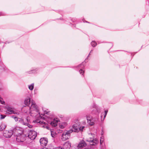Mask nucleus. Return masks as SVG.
I'll return each instance as SVG.
<instances>
[{
  "label": "nucleus",
  "mask_w": 149,
  "mask_h": 149,
  "mask_svg": "<svg viewBox=\"0 0 149 149\" xmlns=\"http://www.w3.org/2000/svg\"><path fill=\"white\" fill-rule=\"evenodd\" d=\"M0 116V118L1 119H3L5 118V117L6 116L4 115H1Z\"/></svg>",
  "instance_id": "obj_22"
},
{
  "label": "nucleus",
  "mask_w": 149,
  "mask_h": 149,
  "mask_svg": "<svg viewBox=\"0 0 149 149\" xmlns=\"http://www.w3.org/2000/svg\"><path fill=\"white\" fill-rule=\"evenodd\" d=\"M39 123H43L41 121H40Z\"/></svg>",
  "instance_id": "obj_29"
},
{
  "label": "nucleus",
  "mask_w": 149,
  "mask_h": 149,
  "mask_svg": "<svg viewBox=\"0 0 149 149\" xmlns=\"http://www.w3.org/2000/svg\"><path fill=\"white\" fill-rule=\"evenodd\" d=\"M40 149H47V148H46V147H43V148H41Z\"/></svg>",
  "instance_id": "obj_27"
},
{
  "label": "nucleus",
  "mask_w": 149,
  "mask_h": 149,
  "mask_svg": "<svg viewBox=\"0 0 149 149\" xmlns=\"http://www.w3.org/2000/svg\"><path fill=\"white\" fill-rule=\"evenodd\" d=\"M37 136V133L34 131L30 130L29 132L28 137L31 140L34 139Z\"/></svg>",
  "instance_id": "obj_5"
},
{
  "label": "nucleus",
  "mask_w": 149,
  "mask_h": 149,
  "mask_svg": "<svg viewBox=\"0 0 149 149\" xmlns=\"http://www.w3.org/2000/svg\"><path fill=\"white\" fill-rule=\"evenodd\" d=\"M15 130V132L17 133V134H24V131L22 128L17 127L15 128V130Z\"/></svg>",
  "instance_id": "obj_10"
},
{
  "label": "nucleus",
  "mask_w": 149,
  "mask_h": 149,
  "mask_svg": "<svg viewBox=\"0 0 149 149\" xmlns=\"http://www.w3.org/2000/svg\"><path fill=\"white\" fill-rule=\"evenodd\" d=\"M26 120L28 122H29V120H28V117H27V118H26Z\"/></svg>",
  "instance_id": "obj_30"
},
{
  "label": "nucleus",
  "mask_w": 149,
  "mask_h": 149,
  "mask_svg": "<svg viewBox=\"0 0 149 149\" xmlns=\"http://www.w3.org/2000/svg\"><path fill=\"white\" fill-rule=\"evenodd\" d=\"M86 118L88 120V123L91 125H93L95 123L93 122L92 117L88 114L86 115Z\"/></svg>",
  "instance_id": "obj_9"
},
{
  "label": "nucleus",
  "mask_w": 149,
  "mask_h": 149,
  "mask_svg": "<svg viewBox=\"0 0 149 149\" xmlns=\"http://www.w3.org/2000/svg\"><path fill=\"white\" fill-rule=\"evenodd\" d=\"M45 113L46 114H48V112L47 111H45Z\"/></svg>",
  "instance_id": "obj_28"
},
{
  "label": "nucleus",
  "mask_w": 149,
  "mask_h": 149,
  "mask_svg": "<svg viewBox=\"0 0 149 149\" xmlns=\"http://www.w3.org/2000/svg\"><path fill=\"white\" fill-rule=\"evenodd\" d=\"M34 88V84H32L31 85L29 86V89L31 90H32Z\"/></svg>",
  "instance_id": "obj_20"
},
{
  "label": "nucleus",
  "mask_w": 149,
  "mask_h": 149,
  "mask_svg": "<svg viewBox=\"0 0 149 149\" xmlns=\"http://www.w3.org/2000/svg\"><path fill=\"white\" fill-rule=\"evenodd\" d=\"M16 141L19 142H23L25 140L26 135L24 134H17Z\"/></svg>",
  "instance_id": "obj_4"
},
{
  "label": "nucleus",
  "mask_w": 149,
  "mask_h": 149,
  "mask_svg": "<svg viewBox=\"0 0 149 149\" xmlns=\"http://www.w3.org/2000/svg\"><path fill=\"white\" fill-rule=\"evenodd\" d=\"M31 104V105L29 108L30 112H31L32 111H34L37 113H38L39 114H40L39 110L38 109L37 106L36 105V104L34 101L33 100H32Z\"/></svg>",
  "instance_id": "obj_3"
},
{
  "label": "nucleus",
  "mask_w": 149,
  "mask_h": 149,
  "mask_svg": "<svg viewBox=\"0 0 149 149\" xmlns=\"http://www.w3.org/2000/svg\"><path fill=\"white\" fill-rule=\"evenodd\" d=\"M51 136H52L53 137H54V134H53L52 132H51Z\"/></svg>",
  "instance_id": "obj_26"
},
{
  "label": "nucleus",
  "mask_w": 149,
  "mask_h": 149,
  "mask_svg": "<svg viewBox=\"0 0 149 149\" xmlns=\"http://www.w3.org/2000/svg\"><path fill=\"white\" fill-rule=\"evenodd\" d=\"M0 102L2 104H3L4 103V101H2V100H0Z\"/></svg>",
  "instance_id": "obj_25"
},
{
  "label": "nucleus",
  "mask_w": 149,
  "mask_h": 149,
  "mask_svg": "<svg viewBox=\"0 0 149 149\" xmlns=\"http://www.w3.org/2000/svg\"><path fill=\"white\" fill-rule=\"evenodd\" d=\"M11 117L14 119L16 121H17L18 120V119H19V121H21V123H22V122H23L24 121V120L21 119V118H18L16 116H15L13 115L11 116Z\"/></svg>",
  "instance_id": "obj_16"
},
{
  "label": "nucleus",
  "mask_w": 149,
  "mask_h": 149,
  "mask_svg": "<svg viewBox=\"0 0 149 149\" xmlns=\"http://www.w3.org/2000/svg\"><path fill=\"white\" fill-rule=\"evenodd\" d=\"M84 127L83 126V127H82V129H83V128Z\"/></svg>",
  "instance_id": "obj_32"
},
{
  "label": "nucleus",
  "mask_w": 149,
  "mask_h": 149,
  "mask_svg": "<svg viewBox=\"0 0 149 149\" xmlns=\"http://www.w3.org/2000/svg\"><path fill=\"white\" fill-rule=\"evenodd\" d=\"M57 121L54 119L53 121L50 122V124L53 127H56L57 125Z\"/></svg>",
  "instance_id": "obj_17"
},
{
  "label": "nucleus",
  "mask_w": 149,
  "mask_h": 149,
  "mask_svg": "<svg viewBox=\"0 0 149 149\" xmlns=\"http://www.w3.org/2000/svg\"><path fill=\"white\" fill-rule=\"evenodd\" d=\"M6 127V125L4 124H2L0 125V131H3Z\"/></svg>",
  "instance_id": "obj_18"
},
{
  "label": "nucleus",
  "mask_w": 149,
  "mask_h": 149,
  "mask_svg": "<svg viewBox=\"0 0 149 149\" xmlns=\"http://www.w3.org/2000/svg\"><path fill=\"white\" fill-rule=\"evenodd\" d=\"M22 124L23 125L27 126L29 128H31L33 127L32 125H30L29 123L24 122V121L22 122Z\"/></svg>",
  "instance_id": "obj_19"
},
{
  "label": "nucleus",
  "mask_w": 149,
  "mask_h": 149,
  "mask_svg": "<svg viewBox=\"0 0 149 149\" xmlns=\"http://www.w3.org/2000/svg\"><path fill=\"white\" fill-rule=\"evenodd\" d=\"M48 139L46 138H42L40 139V142L41 145L43 147L47 146L48 143Z\"/></svg>",
  "instance_id": "obj_7"
},
{
  "label": "nucleus",
  "mask_w": 149,
  "mask_h": 149,
  "mask_svg": "<svg viewBox=\"0 0 149 149\" xmlns=\"http://www.w3.org/2000/svg\"><path fill=\"white\" fill-rule=\"evenodd\" d=\"M91 44L93 47H95L97 45V43L95 41H92Z\"/></svg>",
  "instance_id": "obj_21"
},
{
  "label": "nucleus",
  "mask_w": 149,
  "mask_h": 149,
  "mask_svg": "<svg viewBox=\"0 0 149 149\" xmlns=\"http://www.w3.org/2000/svg\"><path fill=\"white\" fill-rule=\"evenodd\" d=\"M87 144L83 140L82 141L80 142L79 143L78 145L77 146V147L78 148V149L82 147H84L86 146Z\"/></svg>",
  "instance_id": "obj_12"
},
{
  "label": "nucleus",
  "mask_w": 149,
  "mask_h": 149,
  "mask_svg": "<svg viewBox=\"0 0 149 149\" xmlns=\"http://www.w3.org/2000/svg\"><path fill=\"white\" fill-rule=\"evenodd\" d=\"M79 130V127L76 126V125H74L72 126V130L70 131H72V132H78Z\"/></svg>",
  "instance_id": "obj_13"
},
{
  "label": "nucleus",
  "mask_w": 149,
  "mask_h": 149,
  "mask_svg": "<svg viewBox=\"0 0 149 149\" xmlns=\"http://www.w3.org/2000/svg\"><path fill=\"white\" fill-rule=\"evenodd\" d=\"M72 132V131H67L63 132L61 136V140L65 141L68 139L70 137V134Z\"/></svg>",
  "instance_id": "obj_2"
},
{
  "label": "nucleus",
  "mask_w": 149,
  "mask_h": 149,
  "mask_svg": "<svg viewBox=\"0 0 149 149\" xmlns=\"http://www.w3.org/2000/svg\"><path fill=\"white\" fill-rule=\"evenodd\" d=\"M103 141V140L102 139V138H101V139H100V143L101 144L102 143Z\"/></svg>",
  "instance_id": "obj_24"
},
{
  "label": "nucleus",
  "mask_w": 149,
  "mask_h": 149,
  "mask_svg": "<svg viewBox=\"0 0 149 149\" xmlns=\"http://www.w3.org/2000/svg\"><path fill=\"white\" fill-rule=\"evenodd\" d=\"M92 50H91V51H90V53L89 54V55H90V53L92 52Z\"/></svg>",
  "instance_id": "obj_31"
},
{
  "label": "nucleus",
  "mask_w": 149,
  "mask_h": 149,
  "mask_svg": "<svg viewBox=\"0 0 149 149\" xmlns=\"http://www.w3.org/2000/svg\"><path fill=\"white\" fill-rule=\"evenodd\" d=\"M6 109H7L6 114H16L17 115L19 114V112L14 111L13 109L10 107H8L6 108Z\"/></svg>",
  "instance_id": "obj_8"
},
{
  "label": "nucleus",
  "mask_w": 149,
  "mask_h": 149,
  "mask_svg": "<svg viewBox=\"0 0 149 149\" xmlns=\"http://www.w3.org/2000/svg\"><path fill=\"white\" fill-rule=\"evenodd\" d=\"M31 103V99L29 97H27L24 101V104L28 106Z\"/></svg>",
  "instance_id": "obj_14"
},
{
  "label": "nucleus",
  "mask_w": 149,
  "mask_h": 149,
  "mask_svg": "<svg viewBox=\"0 0 149 149\" xmlns=\"http://www.w3.org/2000/svg\"><path fill=\"white\" fill-rule=\"evenodd\" d=\"M94 135L92 133L89 134L86 136V141L90 143H92L91 145L94 146L98 143V141L96 139H94Z\"/></svg>",
  "instance_id": "obj_1"
},
{
  "label": "nucleus",
  "mask_w": 149,
  "mask_h": 149,
  "mask_svg": "<svg viewBox=\"0 0 149 149\" xmlns=\"http://www.w3.org/2000/svg\"><path fill=\"white\" fill-rule=\"evenodd\" d=\"M71 147V143L69 141L65 143L63 146V149H69Z\"/></svg>",
  "instance_id": "obj_11"
},
{
  "label": "nucleus",
  "mask_w": 149,
  "mask_h": 149,
  "mask_svg": "<svg viewBox=\"0 0 149 149\" xmlns=\"http://www.w3.org/2000/svg\"><path fill=\"white\" fill-rule=\"evenodd\" d=\"M107 112H108L106 110L105 111V113H104V118L106 117V116L107 115Z\"/></svg>",
  "instance_id": "obj_23"
},
{
  "label": "nucleus",
  "mask_w": 149,
  "mask_h": 149,
  "mask_svg": "<svg viewBox=\"0 0 149 149\" xmlns=\"http://www.w3.org/2000/svg\"><path fill=\"white\" fill-rule=\"evenodd\" d=\"M83 63V62H82L81 64H80L78 66L79 67H80L81 68L80 70L79 71V72L80 74H83L84 72V71L82 69V68H83L84 67Z\"/></svg>",
  "instance_id": "obj_15"
},
{
  "label": "nucleus",
  "mask_w": 149,
  "mask_h": 149,
  "mask_svg": "<svg viewBox=\"0 0 149 149\" xmlns=\"http://www.w3.org/2000/svg\"><path fill=\"white\" fill-rule=\"evenodd\" d=\"M13 131L10 130L9 131H5L4 132L3 134V136L6 138H10L13 134Z\"/></svg>",
  "instance_id": "obj_6"
}]
</instances>
